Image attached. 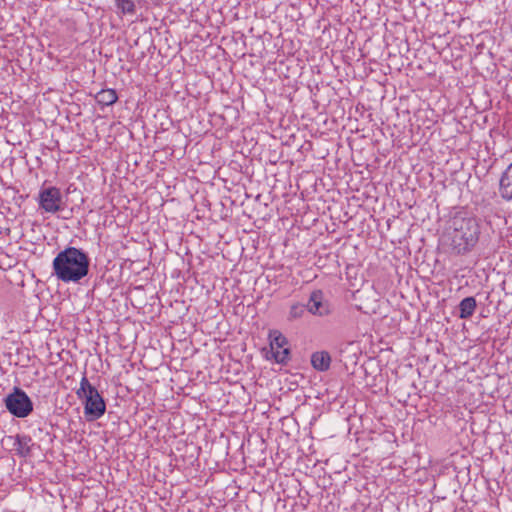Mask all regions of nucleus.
I'll return each mask as SVG.
<instances>
[{
  "label": "nucleus",
  "instance_id": "nucleus-5",
  "mask_svg": "<svg viewBox=\"0 0 512 512\" xmlns=\"http://www.w3.org/2000/svg\"><path fill=\"white\" fill-rule=\"evenodd\" d=\"M270 353L279 364H286L290 359V349L287 338L278 330L269 332Z\"/></svg>",
  "mask_w": 512,
  "mask_h": 512
},
{
  "label": "nucleus",
  "instance_id": "nucleus-8",
  "mask_svg": "<svg viewBox=\"0 0 512 512\" xmlns=\"http://www.w3.org/2000/svg\"><path fill=\"white\" fill-rule=\"evenodd\" d=\"M499 193L507 201H512V163L503 172L500 183Z\"/></svg>",
  "mask_w": 512,
  "mask_h": 512
},
{
  "label": "nucleus",
  "instance_id": "nucleus-11",
  "mask_svg": "<svg viewBox=\"0 0 512 512\" xmlns=\"http://www.w3.org/2000/svg\"><path fill=\"white\" fill-rule=\"evenodd\" d=\"M308 315L306 304L300 302L292 303L287 313V320L295 322L304 319Z\"/></svg>",
  "mask_w": 512,
  "mask_h": 512
},
{
  "label": "nucleus",
  "instance_id": "nucleus-1",
  "mask_svg": "<svg viewBox=\"0 0 512 512\" xmlns=\"http://www.w3.org/2000/svg\"><path fill=\"white\" fill-rule=\"evenodd\" d=\"M480 227L474 217L455 215L443 243L454 255H465L473 250L479 240Z\"/></svg>",
  "mask_w": 512,
  "mask_h": 512
},
{
  "label": "nucleus",
  "instance_id": "nucleus-12",
  "mask_svg": "<svg viewBox=\"0 0 512 512\" xmlns=\"http://www.w3.org/2000/svg\"><path fill=\"white\" fill-rule=\"evenodd\" d=\"M477 303L474 297H466L459 303V317L461 319L470 318L476 309Z\"/></svg>",
  "mask_w": 512,
  "mask_h": 512
},
{
  "label": "nucleus",
  "instance_id": "nucleus-9",
  "mask_svg": "<svg viewBox=\"0 0 512 512\" xmlns=\"http://www.w3.org/2000/svg\"><path fill=\"white\" fill-rule=\"evenodd\" d=\"M311 365L317 371H327L331 365V356L327 351H317L311 355Z\"/></svg>",
  "mask_w": 512,
  "mask_h": 512
},
{
  "label": "nucleus",
  "instance_id": "nucleus-3",
  "mask_svg": "<svg viewBox=\"0 0 512 512\" xmlns=\"http://www.w3.org/2000/svg\"><path fill=\"white\" fill-rule=\"evenodd\" d=\"M76 394L78 398L84 399V413L89 420H96L104 415L106 411L105 401L86 376L82 377Z\"/></svg>",
  "mask_w": 512,
  "mask_h": 512
},
{
  "label": "nucleus",
  "instance_id": "nucleus-7",
  "mask_svg": "<svg viewBox=\"0 0 512 512\" xmlns=\"http://www.w3.org/2000/svg\"><path fill=\"white\" fill-rule=\"evenodd\" d=\"M308 314L317 317H327L332 314L333 306L320 289L313 290L306 303Z\"/></svg>",
  "mask_w": 512,
  "mask_h": 512
},
{
  "label": "nucleus",
  "instance_id": "nucleus-4",
  "mask_svg": "<svg viewBox=\"0 0 512 512\" xmlns=\"http://www.w3.org/2000/svg\"><path fill=\"white\" fill-rule=\"evenodd\" d=\"M4 403L6 409L18 418H25L33 411L31 399L18 387H15L13 392L5 397Z\"/></svg>",
  "mask_w": 512,
  "mask_h": 512
},
{
  "label": "nucleus",
  "instance_id": "nucleus-13",
  "mask_svg": "<svg viewBox=\"0 0 512 512\" xmlns=\"http://www.w3.org/2000/svg\"><path fill=\"white\" fill-rule=\"evenodd\" d=\"M117 100L118 96L114 89H102L96 94V101L100 105L110 106Z\"/></svg>",
  "mask_w": 512,
  "mask_h": 512
},
{
  "label": "nucleus",
  "instance_id": "nucleus-14",
  "mask_svg": "<svg viewBox=\"0 0 512 512\" xmlns=\"http://www.w3.org/2000/svg\"><path fill=\"white\" fill-rule=\"evenodd\" d=\"M115 5H116V8L122 14L133 15L136 12L135 3L132 0H116Z\"/></svg>",
  "mask_w": 512,
  "mask_h": 512
},
{
  "label": "nucleus",
  "instance_id": "nucleus-10",
  "mask_svg": "<svg viewBox=\"0 0 512 512\" xmlns=\"http://www.w3.org/2000/svg\"><path fill=\"white\" fill-rule=\"evenodd\" d=\"M31 442L32 439L27 435H16L14 441V447L18 455L27 457L31 453Z\"/></svg>",
  "mask_w": 512,
  "mask_h": 512
},
{
  "label": "nucleus",
  "instance_id": "nucleus-2",
  "mask_svg": "<svg viewBox=\"0 0 512 512\" xmlns=\"http://www.w3.org/2000/svg\"><path fill=\"white\" fill-rule=\"evenodd\" d=\"M88 254L76 247H66L53 259V275L64 283H77L89 273Z\"/></svg>",
  "mask_w": 512,
  "mask_h": 512
},
{
  "label": "nucleus",
  "instance_id": "nucleus-6",
  "mask_svg": "<svg viewBox=\"0 0 512 512\" xmlns=\"http://www.w3.org/2000/svg\"><path fill=\"white\" fill-rule=\"evenodd\" d=\"M39 206L47 213L63 210L62 194L59 188L51 186L42 188L38 196Z\"/></svg>",
  "mask_w": 512,
  "mask_h": 512
}]
</instances>
